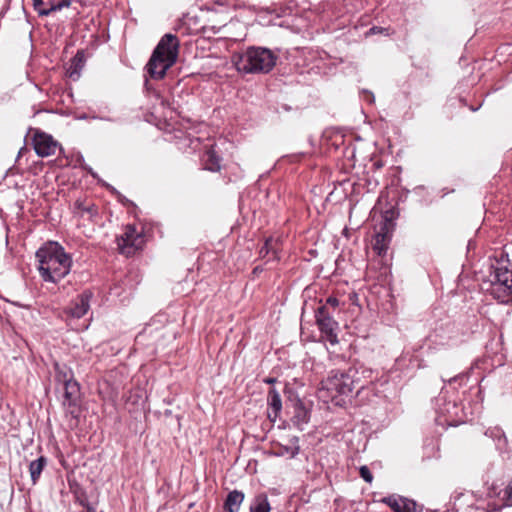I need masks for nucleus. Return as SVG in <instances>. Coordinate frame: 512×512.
Here are the masks:
<instances>
[{"instance_id": "obj_1", "label": "nucleus", "mask_w": 512, "mask_h": 512, "mask_svg": "<svg viewBox=\"0 0 512 512\" xmlns=\"http://www.w3.org/2000/svg\"><path fill=\"white\" fill-rule=\"evenodd\" d=\"M39 272L44 281L57 283L71 270L72 260L57 242H48L36 252Z\"/></svg>"}, {"instance_id": "obj_2", "label": "nucleus", "mask_w": 512, "mask_h": 512, "mask_svg": "<svg viewBox=\"0 0 512 512\" xmlns=\"http://www.w3.org/2000/svg\"><path fill=\"white\" fill-rule=\"evenodd\" d=\"M179 41L173 34H165L154 49L146 69L151 78L162 79L178 57Z\"/></svg>"}, {"instance_id": "obj_3", "label": "nucleus", "mask_w": 512, "mask_h": 512, "mask_svg": "<svg viewBox=\"0 0 512 512\" xmlns=\"http://www.w3.org/2000/svg\"><path fill=\"white\" fill-rule=\"evenodd\" d=\"M277 56L269 49L250 47L233 56V63L239 72L268 73L275 66Z\"/></svg>"}, {"instance_id": "obj_4", "label": "nucleus", "mask_w": 512, "mask_h": 512, "mask_svg": "<svg viewBox=\"0 0 512 512\" xmlns=\"http://www.w3.org/2000/svg\"><path fill=\"white\" fill-rule=\"evenodd\" d=\"M353 389L354 380L349 373L333 370L321 381L318 397L325 402L335 401L340 396H349Z\"/></svg>"}, {"instance_id": "obj_5", "label": "nucleus", "mask_w": 512, "mask_h": 512, "mask_svg": "<svg viewBox=\"0 0 512 512\" xmlns=\"http://www.w3.org/2000/svg\"><path fill=\"white\" fill-rule=\"evenodd\" d=\"M55 379L64 388L63 406L68 408L76 406L80 397V387L74 380L72 370L65 365L56 363Z\"/></svg>"}, {"instance_id": "obj_6", "label": "nucleus", "mask_w": 512, "mask_h": 512, "mask_svg": "<svg viewBox=\"0 0 512 512\" xmlns=\"http://www.w3.org/2000/svg\"><path fill=\"white\" fill-rule=\"evenodd\" d=\"M142 243V235L131 225H127L123 234L117 238L118 248L126 256L133 255L142 246Z\"/></svg>"}, {"instance_id": "obj_7", "label": "nucleus", "mask_w": 512, "mask_h": 512, "mask_svg": "<svg viewBox=\"0 0 512 512\" xmlns=\"http://www.w3.org/2000/svg\"><path fill=\"white\" fill-rule=\"evenodd\" d=\"M316 322L320 331L325 335L327 341L331 344L338 342L336 329L337 322L327 311L326 306H320L316 312Z\"/></svg>"}, {"instance_id": "obj_8", "label": "nucleus", "mask_w": 512, "mask_h": 512, "mask_svg": "<svg viewBox=\"0 0 512 512\" xmlns=\"http://www.w3.org/2000/svg\"><path fill=\"white\" fill-rule=\"evenodd\" d=\"M491 285L493 291H500L507 296L512 291V269L507 266L498 265L491 274Z\"/></svg>"}, {"instance_id": "obj_9", "label": "nucleus", "mask_w": 512, "mask_h": 512, "mask_svg": "<svg viewBox=\"0 0 512 512\" xmlns=\"http://www.w3.org/2000/svg\"><path fill=\"white\" fill-rule=\"evenodd\" d=\"M33 146L40 157H48L54 155L57 150H61L59 143L51 135L39 131L33 137Z\"/></svg>"}, {"instance_id": "obj_10", "label": "nucleus", "mask_w": 512, "mask_h": 512, "mask_svg": "<svg viewBox=\"0 0 512 512\" xmlns=\"http://www.w3.org/2000/svg\"><path fill=\"white\" fill-rule=\"evenodd\" d=\"M70 4V0H33V7L39 16H48Z\"/></svg>"}, {"instance_id": "obj_11", "label": "nucleus", "mask_w": 512, "mask_h": 512, "mask_svg": "<svg viewBox=\"0 0 512 512\" xmlns=\"http://www.w3.org/2000/svg\"><path fill=\"white\" fill-rule=\"evenodd\" d=\"M391 239V223L385 221L374 237L373 249L378 255L386 252Z\"/></svg>"}, {"instance_id": "obj_12", "label": "nucleus", "mask_w": 512, "mask_h": 512, "mask_svg": "<svg viewBox=\"0 0 512 512\" xmlns=\"http://www.w3.org/2000/svg\"><path fill=\"white\" fill-rule=\"evenodd\" d=\"M92 293L90 291H84L69 307L67 313L73 318L83 317L90 308V299Z\"/></svg>"}, {"instance_id": "obj_13", "label": "nucleus", "mask_w": 512, "mask_h": 512, "mask_svg": "<svg viewBox=\"0 0 512 512\" xmlns=\"http://www.w3.org/2000/svg\"><path fill=\"white\" fill-rule=\"evenodd\" d=\"M394 512H416V503L413 500L389 496L383 499Z\"/></svg>"}, {"instance_id": "obj_14", "label": "nucleus", "mask_w": 512, "mask_h": 512, "mask_svg": "<svg viewBox=\"0 0 512 512\" xmlns=\"http://www.w3.org/2000/svg\"><path fill=\"white\" fill-rule=\"evenodd\" d=\"M269 405L268 417L274 422L282 410V400L280 394L275 389H270L267 396Z\"/></svg>"}, {"instance_id": "obj_15", "label": "nucleus", "mask_w": 512, "mask_h": 512, "mask_svg": "<svg viewBox=\"0 0 512 512\" xmlns=\"http://www.w3.org/2000/svg\"><path fill=\"white\" fill-rule=\"evenodd\" d=\"M244 500V493L234 490L227 495L224 503V509L227 512H238Z\"/></svg>"}, {"instance_id": "obj_16", "label": "nucleus", "mask_w": 512, "mask_h": 512, "mask_svg": "<svg viewBox=\"0 0 512 512\" xmlns=\"http://www.w3.org/2000/svg\"><path fill=\"white\" fill-rule=\"evenodd\" d=\"M309 418L310 417H309L308 410L304 407V405L300 401L297 402L295 404L294 415L292 417L293 424L297 428L302 430L303 426L308 423Z\"/></svg>"}, {"instance_id": "obj_17", "label": "nucleus", "mask_w": 512, "mask_h": 512, "mask_svg": "<svg viewBox=\"0 0 512 512\" xmlns=\"http://www.w3.org/2000/svg\"><path fill=\"white\" fill-rule=\"evenodd\" d=\"M46 464H47V459L44 456H40L38 459L33 460L30 463L29 472H30V476H31V480H32L33 484H35L38 481Z\"/></svg>"}, {"instance_id": "obj_18", "label": "nucleus", "mask_w": 512, "mask_h": 512, "mask_svg": "<svg viewBox=\"0 0 512 512\" xmlns=\"http://www.w3.org/2000/svg\"><path fill=\"white\" fill-rule=\"evenodd\" d=\"M271 507L265 494L257 495L250 504V512H270Z\"/></svg>"}, {"instance_id": "obj_19", "label": "nucleus", "mask_w": 512, "mask_h": 512, "mask_svg": "<svg viewBox=\"0 0 512 512\" xmlns=\"http://www.w3.org/2000/svg\"><path fill=\"white\" fill-rule=\"evenodd\" d=\"M298 437L293 436L289 439V445L281 446L277 452L280 456H287L288 458H294L299 453Z\"/></svg>"}, {"instance_id": "obj_20", "label": "nucleus", "mask_w": 512, "mask_h": 512, "mask_svg": "<svg viewBox=\"0 0 512 512\" xmlns=\"http://www.w3.org/2000/svg\"><path fill=\"white\" fill-rule=\"evenodd\" d=\"M204 167L212 172L220 170V159L213 150H208L205 153Z\"/></svg>"}, {"instance_id": "obj_21", "label": "nucleus", "mask_w": 512, "mask_h": 512, "mask_svg": "<svg viewBox=\"0 0 512 512\" xmlns=\"http://www.w3.org/2000/svg\"><path fill=\"white\" fill-rule=\"evenodd\" d=\"M83 66L82 55L77 53L76 56L72 60V64L68 69V74L70 78L77 79L79 77V70Z\"/></svg>"}, {"instance_id": "obj_22", "label": "nucleus", "mask_w": 512, "mask_h": 512, "mask_svg": "<svg viewBox=\"0 0 512 512\" xmlns=\"http://www.w3.org/2000/svg\"><path fill=\"white\" fill-rule=\"evenodd\" d=\"M79 214L84 217L85 215H88L89 219H92L94 216L97 215V209L94 207V205L90 206H83L81 203H77Z\"/></svg>"}, {"instance_id": "obj_23", "label": "nucleus", "mask_w": 512, "mask_h": 512, "mask_svg": "<svg viewBox=\"0 0 512 512\" xmlns=\"http://www.w3.org/2000/svg\"><path fill=\"white\" fill-rule=\"evenodd\" d=\"M360 476L368 483L373 480V475L367 466H361L359 469Z\"/></svg>"}, {"instance_id": "obj_24", "label": "nucleus", "mask_w": 512, "mask_h": 512, "mask_svg": "<svg viewBox=\"0 0 512 512\" xmlns=\"http://www.w3.org/2000/svg\"><path fill=\"white\" fill-rule=\"evenodd\" d=\"M273 245H274L273 239H267L264 246L260 250V255L263 257L268 255L269 252L274 249Z\"/></svg>"}, {"instance_id": "obj_25", "label": "nucleus", "mask_w": 512, "mask_h": 512, "mask_svg": "<svg viewBox=\"0 0 512 512\" xmlns=\"http://www.w3.org/2000/svg\"><path fill=\"white\" fill-rule=\"evenodd\" d=\"M338 305H339V300L337 298L329 297V298H327L326 304L324 306H326V308L328 309V306L336 308Z\"/></svg>"}, {"instance_id": "obj_26", "label": "nucleus", "mask_w": 512, "mask_h": 512, "mask_svg": "<svg viewBox=\"0 0 512 512\" xmlns=\"http://www.w3.org/2000/svg\"><path fill=\"white\" fill-rule=\"evenodd\" d=\"M506 494H507V498H508L509 502L512 504V481L506 488Z\"/></svg>"}, {"instance_id": "obj_27", "label": "nucleus", "mask_w": 512, "mask_h": 512, "mask_svg": "<svg viewBox=\"0 0 512 512\" xmlns=\"http://www.w3.org/2000/svg\"><path fill=\"white\" fill-rule=\"evenodd\" d=\"M497 437L499 442L503 440L504 444L506 443V437L500 430H497Z\"/></svg>"}, {"instance_id": "obj_28", "label": "nucleus", "mask_w": 512, "mask_h": 512, "mask_svg": "<svg viewBox=\"0 0 512 512\" xmlns=\"http://www.w3.org/2000/svg\"><path fill=\"white\" fill-rule=\"evenodd\" d=\"M265 382L269 383V384H272V383L275 382V379L274 378H267V379H265Z\"/></svg>"}]
</instances>
